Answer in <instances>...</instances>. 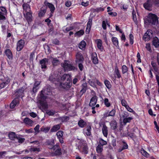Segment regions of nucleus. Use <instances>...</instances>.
Masks as SVG:
<instances>
[{
	"label": "nucleus",
	"mask_w": 159,
	"mask_h": 159,
	"mask_svg": "<svg viewBox=\"0 0 159 159\" xmlns=\"http://www.w3.org/2000/svg\"><path fill=\"white\" fill-rule=\"evenodd\" d=\"M61 82L60 83V87L66 90L69 89L71 85L70 76L68 74H65L61 77Z\"/></svg>",
	"instance_id": "nucleus-1"
},
{
	"label": "nucleus",
	"mask_w": 159,
	"mask_h": 159,
	"mask_svg": "<svg viewBox=\"0 0 159 159\" xmlns=\"http://www.w3.org/2000/svg\"><path fill=\"white\" fill-rule=\"evenodd\" d=\"M158 22L157 16L155 14L149 13L148 16V18L145 20V23L148 25L151 24L155 25Z\"/></svg>",
	"instance_id": "nucleus-2"
},
{
	"label": "nucleus",
	"mask_w": 159,
	"mask_h": 159,
	"mask_svg": "<svg viewBox=\"0 0 159 159\" xmlns=\"http://www.w3.org/2000/svg\"><path fill=\"white\" fill-rule=\"evenodd\" d=\"M61 66L65 71H76L77 70L76 67H75L71 64L69 61H65L63 63H62Z\"/></svg>",
	"instance_id": "nucleus-3"
},
{
	"label": "nucleus",
	"mask_w": 159,
	"mask_h": 159,
	"mask_svg": "<svg viewBox=\"0 0 159 159\" xmlns=\"http://www.w3.org/2000/svg\"><path fill=\"white\" fill-rule=\"evenodd\" d=\"M52 149L54 152L51 153L52 156L54 157L55 156L60 155L61 153V149L57 145H54Z\"/></svg>",
	"instance_id": "nucleus-4"
},
{
	"label": "nucleus",
	"mask_w": 159,
	"mask_h": 159,
	"mask_svg": "<svg viewBox=\"0 0 159 159\" xmlns=\"http://www.w3.org/2000/svg\"><path fill=\"white\" fill-rule=\"evenodd\" d=\"M128 113L127 112H124L122 115V117L123 119V122L124 124H126L127 123L130 122L133 119L132 117H128Z\"/></svg>",
	"instance_id": "nucleus-5"
},
{
	"label": "nucleus",
	"mask_w": 159,
	"mask_h": 159,
	"mask_svg": "<svg viewBox=\"0 0 159 159\" xmlns=\"http://www.w3.org/2000/svg\"><path fill=\"white\" fill-rule=\"evenodd\" d=\"M49 80L55 84H57L56 82H58L59 80L57 72H56L53 74L51 75L49 77Z\"/></svg>",
	"instance_id": "nucleus-6"
},
{
	"label": "nucleus",
	"mask_w": 159,
	"mask_h": 159,
	"mask_svg": "<svg viewBox=\"0 0 159 159\" xmlns=\"http://www.w3.org/2000/svg\"><path fill=\"white\" fill-rule=\"evenodd\" d=\"M75 62L76 63H79L82 62L84 61V58L82 54L80 52H78L76 53V55Z\"/></svg>",
	"instance_id": "nucleus-7"
},
{
	"label": "nucleus",
	"mask_w": 159,
	"mask_h": 159,
	"mask_svg": "<svg viewBox=\"0 0 159 159\" xmlns=\"http://www.w3.org/2000/svg\"><path fill=\"white\" fill-rule=\"evenodd\" d=\"M153 3L151 0H147L146 2L143 4L145 8L149 11H151Z\"/></svg>",
	"instance_id": "nucleus-8"
},
{
	"label": "nucleus",
	"mask_w": 159,
	"mask_h": 159,
	"mask_svg": "<svg viewBox=\"0 0 159 159\" xmlns=\"http://www.w3.org/2000/svg\"><path fill=\"white\" fill-rule=\"evenodd\" d=\"M88 82L90 85L93 87L96 86V84L100 85H101V83L96 78L91 79L89 80Z\"/></svg>",
	"instance_id": "nucleus-9"
},
{
	"label": "nucleus",
	"mask_w": 159,
	"mask_h": 159,
	"mask_svg": "<svg viewBox=\"0 0 159 159\" xmlns=\"http://www.w3.org/2000/svg\"><path fill=\"white\" fill-rule=\"evenodd\" d=\"M152 31L151 30H148L145 33L143 37V39L145 41L149 40L152 36Z\"/></svg>",
	"instance_id": "nucleus-10"
},
{
	"label": "nucleus",
	"mask_w": 159,
	"mask_h": 159,
	"mask_svg": "<svg viewBox=\"0 0 159 159\" xmlns=\"http://www.w3.org/2000/svg\"><path fill=\"white\" fill-rule=\"evenodd\" d=\"M7 11L6 8L3 7H0V20L5 19V17L4 15L6 14Z\"/></svg>",
	"instance_id": "nucleus-11"
},
{
	"label": "nucleus",
	"mask_w": 159,
	"mask_h": 159,
	"mask_svg": "<svg viewBox=\"0 0 159 159\" xmlns=\"http://www.w3.org/2000/svg\"><path fill=\"white\" fill-rule=\"evenodd\" d=\"M46 93L45 90H43L41 91L40 95L38 96V99L39 101H43L46 98L47 96L45 95Z\"/></svg>",
	"instance_id": "nucleus-12"
},
{
	"label": "nucleus",
	"mask_w": 159,
	"mask_h": 159,
	"mask_svg": "<svg viewBox=\"0 0 159 159\" xmlns=\"http://www.w3.org/2000/svg\"><path fill=\"white\" fill-rule=\"evenodd\" d=\"M25 44L24 40L21 39L20 40L17 44V50L18 51H20L23 48Z\"/></svg>",
	"instance_id": "nucleus-13"
},
{
	"label": "nucleus",
	"mask_w": 159,
	"mask_h": 159,
	"mask_svg": "<svg viewBox=\"0 0 159 159\" xmlns=\"http://www.w3.org/2000/svg\"><path fill=\"white\" fill-rule=\"evenodd\" d=\"M97 101V99L96 96H94L91 98L89 104V106L91 107H92V110L94 109L95 107L94 106L96 104Z\"/></svg>",
	"instance_id": "nucleus-14"
},
{
	"label": "nucleus",
	"mask_w": 159,
	"mask_h": 159,
	"mask_svg": "<svg viewBox=\"0 0 159 159\" xmlns=\"http://www.w3.org/2000/svg\"><path fill=\"white\" fill-rule=\"evenodd\" d=\"M24 15L25 18L26 19L28 22L31 21L32 16L31 11L27 12L24 13Z\"/></svg>",
	"instance_id": "nucleus-15"
},
{
	"label": "nucleus",
	"mask_w": 159,
	"mask_h": 159,
	"mask_svg": "<svg viewBox=\"0 0 159 159\" xmlns=\"http://www.w3.org/2000/svg\"><path fill=\"white\" fill-rule=\"evenodd\" d=\"M63 132L61 130H60L57 132L56 134V135L57 138L59 139L60 143H63L64 141L63 140Z\"/></svg>",
	"instance_id": "nucleus-16"
},
{
	"label": "nucleus",
	"mask_w": 159,
	"mask_h": 159,
	"mask_svg": "<svg viewBox=\"0 0 159 159\" xmlns=\"http://www.w3.org/2000/svg\"><path fill=\"white\" fill-rule=\"evenodd\" d=\"M19 104V100L17 98H15L12 100L11 103L10 107L11 109H13L16 106L18 105Z\"/></svg>",
	"instance_id": "nucleus-17"
},
{
	"label": "nucleus",
	"mask_w": 159,
	"mask_h": 159,
	"mask_svg": "<svg viewBox=\"0 0 159 159\" xmlns=\"http://www.w3.org/2000/svg\"><path fill=\"white\" fill-rule=\"evenodd\" d=\"M91 58L92 61L94 64H96L98 63L97 54L96 52H93L92 53Z\"/></svg>",
	"instance_id": "nucleus-18"
},
{
	"label": "nucleus",
	"mask_w": 159,
	"mask_h": 159,
	"mask_svg": "<svg viewBox=\"0 0 159 159\" xmlns=\"http://www.w3.org/2000/svg\"><path fill=\"white\" fill-rule=\"evenodd\" d=\"M102 125L103 126L102 129V133L103 135L105 137H107L108 134L107 127L105 124H103Z\"/></svg>",
	"instance_id": "nucleus-19"
},
{
	"label": "nucleus",
	"mask_w": 159,
	"mask_h": 159,
	"mask_svg": "<svg viewBox=\"0 0 159 159\" xmlns=\"http://www.w3.org/2000/svg\"><path fill=\"white\" fill-rule=\"evenodd\" d=\"M48 63V59L46 58L43 59L40 61V63L41 65V68H46L47 67L46 66L47 64Z\"/></svg>",
	"instance_id": "nucleus-20"
},
{
	"label": "nucleus",
	"mask_w": 159,
	"mask_h": 159,
	"mask_svg": "<svg viewBox=\"0 0 159 159\" xmlns=\"http://www.w3.org/2000/svg\"><path fill=\"white\" fill-rule=\"evenodd\" d=\"M22 6L24 9L23 13L31 11L30 7L28 4L26 3H24L23 4Z\"/></svg>",
	"instance_id": "nucleus-21"
},
{
	"label": "nucleus",
	"mask_w": 159,
	"mask_h": 159,
	"mask_svg": "<svg viewBox=\"0 0 159 159\" xmlns=\"http://www.w3.org/2000/svg\"><path fill=\"white\" fill-rule=\"evenodd\" d=\"M92 24V18H89L87 23V26L86 29V33H89V32Z\"/></svg>",
	"instance_id": "nucleus-22"
},
{
	"label": "nucleus",
	"mask_w": 159,
	"mask_h": 159,
	"mask_svg": "<svg viewBox=\"0 0 159 159\" xmlns=\"http://www.w3.org/2000/svg\"><path fill=\"white\" fill-rule=\"evenodd\" d=\"M40 83V81H36L34 83L32 89V92L34 93L37 92V90L39 89V85Z\"/></svg>",
	"instance_id": "nucleus-23"
},
{
	"label": "nucleus",
	"mask_w": 159,
	"mask_h": 159,
	"mask_svg": "<svg viewBox=\"0 0 159 159\" xmlns=\"http://www.w3.org/2000/svg\"><path fill=\"white\" fill-rule=\"evenodd\" d=\"M17 136L15 132H10L8 134V137L9 139L12 140H14L16 139Z\"/></svg>",
	"instance_id": "nucleus-24"
},
{
	"label": "nucleus",
	"mask_w": 159,
	"mask_h": 159,
	"mask_svg": "<svg viewBox=\"0 0 159 159\" xmlns=\"http://www.w3.org/2000/svg\"><path fill=\"white\" fill-rule=\"evenodd\" d=\"M152 43L155 47L157 48L159 46V40L158 38L156 37H154L152 41Z\"/></svg>",
	"instance_id": "nucleus-25"
},
{
	"label": "nucleus",
	"mask_w": 159,
	"mask_h": 159,
	"mask_svg": "<svg viewBox=\"0 0 159 159\" xmlns=\"http://www.w3.org/2000/svg\"><path fill=\"white\" fill-rule=\"evenodd\" d=\"M111 128L112 129H115L117 128V123L115 120L111 121L110 123Z\"/></svg>",
	"instance_id": "nucleus-26"
},
{
	"label": "nucleus",
	"mask_w": 159,
	"mask_h": 159,
	"mask_svg": "<svg viewBox=\"0 0 159 159\" xmlns=\"http://www.w3.org/2000/svg\"><path fill=\"white\" fill-rule=\"evenodd\" d=\"M5 54L9 59L12 58V55L11 51L9 49H7L5 51Z\"/></svg>",
	"instance_id": "nucleus-27"
},
{
	"label": "nucleus",
	"mask_w": 159,
	"mask_h": 159,
	"mask_svg": "<svg viewBox=\"0 0 159 159\" xmlns=\"http://www.w3.org/2000/svg\"><path fill=\"white\" fill-rule=\"evenodd\" d=\"M45 4L46 5L48 6L50 8L51 12H52L55 10V7L52 4L49 3L45 2Z\"/></svg>",
	"instance_id": "nucleus-28"
},
{
	"label": "nucleus",
	"mask_w": 159,
	"mask_h": 159,
	"mask_svg": "<svg viewBox=\"0 0 159 159\" xmlns=\"http://www.w3.org/2000/svg\"><path fill=\"white\" fill-rule=\"evenodd\" d=\"M61 125L58 124L54 125L51 129L52 132H55L58 130L60 128Z\"/></svg>",
	"instance_id": "nucleus-29"
},
{
	"label": "nucleus",
	"mask_w": 159,
	"mask_h": 159,
	"mask_svg": "<svg viewBox=\"0 0 159 159\" xmlns=\"http://www.w3.org/2000/svg\"><path fill=\"white\" fill-rule=\"evenodd\" d=\"M82 89L80 90V92L82 93V94H83L85 93L87 89V86L86 83H85L82 84L81 86Z\"/></svg>",
	"instance_id": "nucleus-30"
},
{
	"label": "nucleus",
	"mask_w": 159,
	"mask_h": 159,
	"mask_svg": "<svg viewBox=\"0 0 159 159\" xmlns=\"http://www.w3.org/2000/svg\"><path fill=\"white\" fill-rule=\"evenodd\" d=\"M86 122L83 120H80L78 122L79 126L81 128H84L86 125Z\"/></svg>",
	"instance_id": "nucleus-31"
},
{
	"label": "nucleus",
	"mask_w": 159,
	"mask_h": 159,
	"mask_svg": "<svg viewBox=\"0 0 159 159\" xmlns=\"http://www.w3.org/2000/svg\"><path fill=\"white\" fill-rule=\"evenodd\" d=\"M102 40L100 39H98L97 42V47L101 51H102L103 50V47L102 46Z\"/></svg>",
	"instance_id": "nucleus-32"
},
{
	"label": "nucleus",
	"mask_w": 159,
	"mask_h": 159,
	"mask_svg": "<svg viewBox=\"0 0 159 159\" xmlns=\"http://www.w3.org/2000/svg\"><path fill=\"white\" fill-rule=\"evenodd\" d=\"M111 39L114 45H115L116 47L118 48L119 45L118 41L116 37H112Z\"/></svg>",
	"instance_id": "nucleus-33"
},
{
	"label": "nucleus",
	"mask_w": 159,
	"mask_h": 159,
	"mask_svg": "<svg viewBox=\"0 0 159 159\" xmlns=\"http://www.w3.org/2000/svg\"><path fill=\"white\" fill-rule=\"evenodd\" d=\"M46 11V8H41L40 12L39 13V17H41L43 16Z\"/></svg>",
	"instance_id": "nucleus-34"
},
{
	"label": "nucleus",
	"mask_w": 159,
	"mask_h": 159,
	"mask_svg": "<svg viewBox=\"0 0 159 159\" xmlns=\"http://www.w3.org/2000/svg\"><path fill=\"white\" fill-rule=\"evenodd\" d=\"M103 150V147L101 145L98 144L96 147V151L98 153L100 154L101 153Z\"/></svg>",
	"instance_id": "nucleus-35"
},
{
	"label": "nucleus",
	"mask_w": 159,
	"mask_h": 159,
	"mask_svg": "<svg viewBox=\"0 0 159 159\" xmlns=\"http://www.w3.org/2000/svg\"><path fill=\"white\" fill-rule=\"evenodd\" d=\"M24 122L25 124L30 125L33 123V121L28 118H25L24 120Z\"/></svg>",
	"instance_id": "nucleus-36"
},
{
	"label": "nucleus",
	"mask_w": 159,
	"mask_h": 159,
	"mask_svg": "<svg viewBox=\"0 0 159 159\" xmlns=\"http://www.w3.org/2000/svg\"><path fill=\"white\" fill-rule=\"evenodd\" d=\"M86 45V43L84 41H82L79 43V47L80 49H83L84 48Z\"/></svg>",
	"instance_id": "nucleus-37"
},
{
	"label": "nucleus",
	"mask_w": 159,
	"mask_h": 159,
	"mask_svg": "<svg viewBox=\"0 0 159 159\" xmlns=\"http://www.w3.org/2000/svg\"><path fill=\"white\" fill-rule=\"evenodd\" d=\"M151 64L154 70L156 72H158V67L157 66L156 63L153 61H152Z\"/></svg>",
	"instance_id": "nucleus-38"
},
{
	"label": "nucleus",
	"mask_w": 159,
	"mask_h": 159,
	"mask_svg": "<svg viewBox=\"0 0 159 159\" xmlns=\"http://www.w3.org/2000/svg\"><path fill=\"white\" fill-rule=\"evenodd\" d=\"M52 63L53 66H56L60 64L59 61L57 58H53L52 61Z\"/></svg>",
	"instance_id": "nucleus-39"
},
{
	"label": "nucleus",
	"mask_w": 159,
	"mask_h": 159,
	"mask_svg": "<svg viewBox=\"0 0 159 159\" xmlns=\"http://www.w3.org/2000/svg\"><path fill=\"white\" fill-rule=\"evenodd\" d=\"M54 142L53 141L48 142L47 143V144L48 146V148L52 149H53V147L54 146Z\"/></svg>",
	"instance_id": "nucleus-40"
},
{
	"label": "nucleus",
	"mask_w": 159,
	"mask_h": 159,
	"mask_svg": "<svg viewBox=\"0 0 159 159\" xmlns=\"http://www.w3.org/2000/svg\"><path fill=\"white\" fill-rule=\"evenodd\" d=\"M20 135H18L16 137V139L18 140V142L19 143H22L25 140V138H22L20 137Z\"/></svg>",
	"instance_id": "nucleus-41"
},
{
	"label": "nucleus",
	"mask_w": 159,
	"mask_h": 159,
	"mask_svg": "<svg viewBox=\"0 0 159 159\" xmlns=\"http://www.w3.org/2000/svg\"><path fill=\"white\" fill-rule=\"evenodd\" d=\"M49 129L50 128L49 127L43 126L40 128V131L45 133H47Z\"/></svg>",
	"instance_id": "nucleus-42"
},
{
	"label": "nucleus",
	"mask_w": 159,
	"mask_h": 159,
	"mask_svg": "<svg viewBox=\"0 0 159 159\" xmlns=\"http://www.w3.org/2000/svg\"><path fill=\"white\" fill-rule=\"evenodd\" d=\"M40 102L41 105L43 109H45L48 108V105L46 102H43V101Z\"/></svg>",
	"instance_id": "nucleus-43"
},
{
	"label": "nucleus",
	"mask_w": 159,
	"mask_h": 159,
	"mask_svg": "<svg viewBox=\"0 0 159 159\" xmlns=\"http://www.w3.org/2000/svg\"><path fill=\"white\" fill-rule=\"evenodd\" d=\"M91 127L90 126H88L87 127V129L85 133L87 136H89L91 135Z\"/></svg>",
	"instance_id": "nucleus-44"
},
{
	"label": "nucleus",
	"mask_w": 159,
	"mask_h": 159,
	"mask_svg": "<svg viewBox=\"0 0 159 159\" xmlns=\"http://www.w3.org/2000/svg\"><path fill=\"white\" fill-rule=\"evenodd\" d=\"M84 33V30H81L80 31L76 32L75 34V36H80L83 35Z\"/></svg>",
	"instance_id": "nucleus-45"
},
{
	"label": "nucleus",
	"mask_w": 159,
	"mask_h": 159,
	"mask_svg": "<svg viewBox=\"0 0 159 159\" xmlns=\"http://www.w3.org/2000/svg\"><path fill=\"white\" fill-rule=\"evenodd\" d=\"M115 72L116 75H117V77L119 78H120L121 77V75L117 66L115 67Z\"/></svg>",
	"instance_id": "nucleus-46"
},
{
	"label": "nucleus",
	"mask_w": 159,
	"mask_h": 159,
	"mask_svg": "<svg viewBox=\"0 0 159 159\" xmlns=\"http://www.w3.org/2000/svg\"><path fill=\"white\" fill-rule=\"evenodd\" d=\"M60 119L62 122H66L69 120V117L68 116H64L61 117Z\"/></svg>",
	"instance_id": "nucleus-47"
},
{
	"label": "nucleus",
	"mask_w": 159,
	"mask_h": 159,
	"mask_svg": "<svg viewBox=\"0 0 159 159\" xmlns=\"http://www.w3.org/2000/svg\"><path fill=\"white\" fill-rule=\"evenodd\" d=\"M99 143L100 145H101L103 147V145H106L107 144V142L104 140L102 139H100L99 140Z\"/></svg>",
	"instance_id": "nucleus-48"
},
{
	"label": "nucleus",
	"mask_w": 159,
	"mask_h": 159,
	"mask_svg": "<svg viewBox=\"0 0 159 159\" xmlns=\"http://www.w3.org/2000/svg\"><path fill=\"white\" fill-rule=\"evenodd\" d=\"M104 83L108 89H110L111 87V85L110 84V82L108 80H105L104 82Z\"/></svg>",
	"instance_id": "nucleus-49"
},
{
	"label": "nucleus",
	"mask_w": 159,
	"mask_h": 159,
	"mask_svg": "<svg viewBox=\"0 0 159 159\" xmlns=\"http://www.w3.org/2000/svg\"><path fill=\"white\" fill-rule=\"evenodd\" d=\"M40 126L39 125H37L34 128V129L35 130V134L39 133L40 131L39 130Z\"/></svg>",
	"instance_id": "nucleus-50"
},
{
	"label": "nucleus",
	"mask_w": 159,
	"mask_h": 159,
	"mask_svg": "<svg viewBox=\"0 0 159 159\" xmlns=\"http://www.w3.org/2000/svg\"><path fill=\"white\" fill-rule=\"evenodd\" d=\"M122 72L123 74H124L126 72L128 71V68L125 65L122 66Z\"/></svg>",
	"instance_id": "nucleus-51"
},
{
	"label": "nucleus",
	"mask_w": 159,
	"mask_h": 159,
	"mask_svg": "<svg viewBox=\"0 0 159 159\" xmlns=\"http://www.w3.org/2000/svg\"><path fill=\"white\" fill-rule=\"evenodd\" d=\"M141 152L144 156L148 157L149 156V154L143 149L141 150Z\"/></svg>",
	"instance_id": "nucleus-52"
},
{
	"label": "nucleus",
	"mask_w": 159,
	"mask_h": 159,
	"mask_svg": "<svg viewBox=\"0 0 159 159\" xmlns=\"http://www.w3.org/2000/svg\"><path fill=\"white\" fill-rule=\"evenodd\" d=\"M152 2L156 7H159V0H152Z\"/></svg>",
	"instance_id": "nucleus-53"
},
{
	"label": "nucleus",
	"mask_w": 159,
	"mask_h": 159,
	"mask_svg": "<svg viewBox=\"0 0 159 159\" xmlns=\"http://www.w3.org/2000/svg\"><path fill=\"white\" fill-rule=\"evenodd\" d=\"M104 104L107 107H109L110 106V104L109 102L108 99L107 98H105L104 99Z\"/></svg>",
	"instance_id": "nucleus-54"
},
{
	"label": "nucleus",
	"mask_w": 159,
	"mask_h": 159,
	"mask_svg": "<svg viewBox=\"0 0 159 159\" xmlns=\"http://www.w3.org/2000/svg\"><path fill=\"white\" fill-rule=\"evenodd\" d=\"M132 16L134 21V22L136 23L137 21V19L136 17V13L135 11H133L132 12Z\"/></svg>",
	"instance_id": "nucleus-55"
},
{
	"label": "nucleus",
	"mask_w": 159,
	"mask_h": 159,
	"mask_svg": "<svg viewBox=\"0 0 159 159\" xmlns=\"http://www.w3.org/2000/svg\"><path fill=\"white\" fill-rule=\"evenodd\" d=\"M116 112L115 110L113 109L108 114V116H113L115 115V114Z\"/></svg>",
	"instance_id": "nucleus-56"
},
{
	"label": "nucleus",
	"mask_w": 159,
	"mask_h": 159,
	"mask_svg": "<svg viewBox=\"0 0 159 159\" xmlns=\"http://www.w3.org/2000/svg\"><path fill=\"white\" fill-rule=\"evenodd\" d=\"M55 111L53 110L48 111L47 114L49 116H52L55 113Z\"/></svg>",
	"instance_id": "nucleus-57"
},
{
	"label": "nucleus",
	"mask_w": 159,
	"mask_h": 159,
	"mask_svg": "<svg viewBox=\"0 0 159 159\" xmlns=\"http://www.w3.org/2000/svg\"><path fill=\"white\" fill-rule=\"evenodd\" d=\"M88 148L87 146H85L83 148V152L85 154H87L88 153Z\"/></svg>",
	"instance_id": "nucleus-58"
},
{
	"label": "nucleus",
	"mask_w": 159,
	"mask_h": 159,
	"mask_svg": "<svg viewBox=\"0 0 159 159\" xmlns=\"http://www.w3.org/2000/svg\"><path fill=\"white\" fill-rule=\"evenodd\" d=\"M40 151L39 148H33L30 149V151L33 152H39Z\"/></svg>",
	"instance_id": "nucleus-59"
},
{
	"label": "nucleus",
	"mask_w": 159,
	"mask_h": 159,
	"mask_svg": "<svg viewBox=\"0 0 159 159\" xmlns=\"http://www.w3.org/2000/svg\"><path fill=\"white\" fill-rule=\"evenodd\" d=\"M129 38H130V43L131 44H132L133 43V39L134 37L133 35L132 34H130L129 35Z\"/></svg>",
	"instance_id": "nucleus-60"
},
{
	"label": "nucleus",
	"mask_w": 159,
	"mask_h": 159,
	"mask_svg": "<svg viewBox=\"0 0 159 159\" xmlns=\"http://www.w3.org/2000/svg\"><path fill=\"white\" fill-rule=\"evenodd\" d=\"M10 79L8 77H6L5 78V80L3 81L6 84H8L10 82Z\"/></svg>",
	"instance_id": "nucleus-61"
},
{
	"label": "nucleus",
	"mask_w": 159,
	"mask_h": 159,
	"mask_svg": "<svg viewBox=\"0 0 159 159\" xmlns=\"http://www.w3.org/2000/svg\"><path fill=\"white\" fill-rule=\"evenodd\" d=\"M121 102L122 105L125 107L128 105H127V102L125 100H122L121 101Z\"/></svg>",
	"instance_id": "nucleus-62"
},
{
	"label": "nucleus",
	"mask_w": 159,
	"mask_h": 159,
	"mask_svg": "<svg viewBox=\"0 0 159 159\" xmlns=\"http://www.w3.org/2000/svg\"><path fill=\"white\" fill-rule=\"evenodd\" d=\"M52 43L56 45L59 44V40L57 39H55L52 40Z\"/></svg>",
	"instance_id": "nucleus-63"
},
{
	"label": "nucleus",
	"mask_w": 159,
	"mask_h": 159,
	"mask_svg": "<svg viewBox=\"0 0 159 159\" xmlns=\"http://www.w3.org/2000/svg\"><path fill=\"white\" fill-rule=\"evenodd\" d=\"M78 67L80 70L82 71L83 68V66L82 64V62L78 63Z\"/></svg>",
	"instance_id": "nucleus-64"
}]
</instances>
